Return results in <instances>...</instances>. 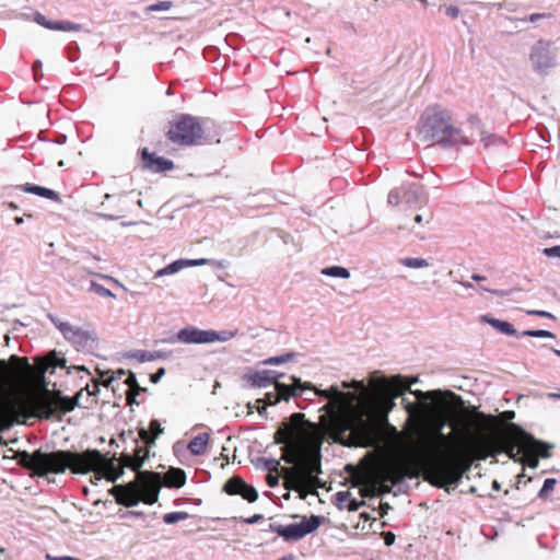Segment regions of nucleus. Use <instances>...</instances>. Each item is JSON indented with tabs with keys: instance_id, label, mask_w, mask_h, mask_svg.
<instances>
[{
	"instance_id": "f257e3e1",
	"label": "nucleus",
	"mask_w": 560,
	"mask_h": 560,
	"mask_svg": "<svg viewBox=\"0 0 560 560\" xmlns=\"http://www.w3.org/2000/svg\"><path fill=\"white\" fill-rule=\"evenodd\" d=\"M444 425L445 419L441 417L435 435L429 439L425 446L412 452L408 464L390 462L376 469L374 480L383 492H389V486L401 482L405 477H417L418 474L413 472L417 468H423L425 480L435 487L446 488L458 482L462 470L443 457V448L450 441L442 432Z\"/></svg>"
},
{
	"instance_id": "f03ea898",
	"label": "nucleus",
	"mask_w": 560,
	"mask_h": 560,
	"mask_svg": "<svg viewBox=\"0 0 560 560\" xmlns=\"http://www.w3.org/2000/svg\"><path fill=\"white\" fill-rule=\"evenodd\" d=\"M316 430V425L306 421L303 413H293L275 433V442L282 445L281 458L296 466L284 469L288 489L300 491L313 486L320 472L319 448L311 445Z\"/></svg>"
},
{
	"instance_id": "7ed1b4c3",
	"label": "nucleus",
	"mask_w": 560,
	"mask_h": 560,
	"mask_svg": "<svg viewBox=\"0 0 560 560\" xmlns=\"http://www.w3.org/2000/svg\"><path fill=\"white\" fill-rule=\"evenodd\" d=\"M373 393L363 398L359 407L353 411L349 429L355 434L366 435L372 429L375 418L387 419L388 413L395 408V399L400 396L409 384H404V376L394 375L386 377L374 372L369 378Z\"/></svg>"
},
{
	"instance_id": "20e7f679",
	"label": "nucleus",
	"mask_w": 560,
	"mask_h": 560,
	"mask_svg": "<svg viewBox=\"0 0 560 560\" xmlns=\"http://www.w3.org/2000/svg\"><path fill=\"white\" fill-rule=\"evenodd\" d=\"M97 456V450H86L81 453L71 451L43 452L37 450L32 454L23 452L20 455V462L38 477H45L50 474H63L67 469H70L72 474L86 475L93 468Z\"/></svg>"
},
{
	"instance_id": "39448f33",
	"label": "nucleus",
	"mask_w": 560,
	"mask_h": 560,
	"mask_svg": "<svg viewBox=\"0 0 560 560\" xmlns=\"http://www.w3.org/2000/svg\"><path fill=\"white\" fill-rule=\"evenodd\" d=\"M418 135L429 144L445 147L468 145L470 141L463 129L452 124L448 112L434 105L424 109L419 120Z\"/></svg>"
},
{
	"instance_id": "423d86ee",
	"label": "nucleus",
	"mask_w": 560,
	"mask_h": 560,
	"mask_svg": "<svg viewBox=\"0 0 560 560\" xmlns=\"http://www.w3.org/2000/svg\"><path fill=\"white\" fill-rule=\"evenodd\" d=\"M81 392L75 397H65L57 392L54 396L37 395L31 398L30 401L21 399H9L0 408V413L3 420L12 423L18 421L20 417L24 416L28 407L38 416L44 418H51L56 413H66L72 411L79 406V397Z\"/></svg>"
},
{
	"instance_id": "0eeeda50",
	"label": "nucleus",
	"mask_w": 560,
	"mask_h": 560,
	"mask_svg": "<svg viewBox=\"0 0 560 560\" xmlns=\"http://www.w3.org/2000/svg\"><path fill=\"white\" fill-rule=\"evenodd\" d=\"M207 122L190 115H179L171 122L166 137L177 145H201L207 140L205 126Z\"/></svg>"
},
{
	"instance_id": "6e6552de",
	"label": "nucleus",
	"mask_w": 560,
	"mask_h": 560,
	"mask_svg": "<svg viewBox=\"0 0 560 560\" xmlns=\"http://www.w3.org/2000/svg\"><path fill=\"white\" fill-rule=\"evenodd\" d=\"M49 320L60 331L66 341H68L78 351H90L97 341V335L89 325L78 326L68 320L49 314Z\"/></svg>"
},
{
	"instance_id": "1a4fd4ad",
	"label": "nucleus",
	"mask_w": 560,
	"mask_h": 560,
	"mask_svg": "<svg viewBox=\"0 0 560 560\" xmlns=\"http://www.w3.org/2000/svg\"><path fill=\"white\" fill-rule=\"evenodd\" d=\"M237 330L200 329L195 326H186L177 331L172 342L184 345H206L213 342H226L236 337Z\"/></svg>"
},
{
	"instance_id": "9d476101",
	"label": "nucleus",
	"mask_w": 560,
	"mask_h": 560,
	"mask_svg": "<svg viewBox=\"0 0 560 560\" xmlns=\"http://www.w3.org/2000/svg\"><path fill=\"white\" fill-rule=\"evenodd\" d=\"M149 451L147 447L137 446L135 454H122L120 465H117L116 458L106 459L102 455L101 469L108 481H116L122 475V468L129 467L135 471H138L143 465L148 457Z\"/></svg>"
},
{
	"instance_id": "9b49d317",
	"label": "nucleus",
	"mask_w": 560,
	"mask_h": 560,
	"mask_svg": "<svg viewBox=\"0 0 560 560\" xmlns=\"http://www.w3.org/2000/svg\"><path fill=\"white\" fill-rule=\"evenodd\" d=\"M417 377H413L411 380H406L404 377V384H409L405 392L409 390L410 394H412L419 401V404L406 402L405 409L408 412V415L412 418L427 419L434 413V407L429 402V400L439 398L441 396V392L431 390L424 393L419 389L411 390L410 386L417 383Z\"/></svg>"
},
{
	"instance_id": "f8f14e48",
	"label": "nucleus",
	"mask_w": 560,
	"mask_h": 560,
	"mask_svg": "<svg viewBox=\"0 0 560 560\" xmlns=\"http://www.w3.org/2000/svg\"><path fill=\"white\" fill-rule=\"evenodd\" d=\"M30 370L26 358L12 355L9 362L0 359V390L20 382Z\"/></svg>"
},
{
	"instance_id": "ddd939ff",
	"label": "nucleus",
	"mask_w": 560,
	"mask_h": 560,
	"mask_svg": "<svg viewBox=\"0 0 560 560\" xmlns=\"http://www.w3.org/2000/svg\"><path fill=\"white\" fill-rule=\"evenodd\" d=\"M292 384L288 385L275 382V392L267 393L265 397L266 405H276L281 399L289 400L291 397L301 396L304 389H313L312 384L302 383L300 378L291 376Z\"/></svg>"
},
{
	"instance_id": "4468645a",
	"label": "nucleus",
	"mask_w": 560,
	"mask_h": 560,
	"mask_svg": "<svg viewBox=\"0 0 560 560\" xmlns=\"http://www.w3.org/2000/svg\"><path fill=\"white\" fill-rule=\"evenodd\" d=\"M322 522V517L312 515L311 517H303L300 523L289 524L285 526H278L276 533L283 537L285 540H299L316 530Z\"/></svg>"
},
{
	"instance_id": "2eb2a0df",
	"label": "nucleus",
	"mask_w": 560,
	"mask_h": 560,
	"mask_svg": "<svg viewBox=\"0 0 560 560\" xmlns=\"http://www.w3.org/2000/svg\"><path fill=\"white\" fill-rule=\"evenodd\" d=\"M141 481L138 482L141 492V501L153 504L158 501L162 486V475L159 472H140Z\"/></svg>"
},
{
	"instance_id": "dca6fc26",
	"label": "nucleus",
	"mask_w": 560,
	"mask_h": 560,
	"mask_svg": "<svg viewBox=\"0 0 560 560\" xmlns=\"http://www.w3.org/2000/svg\"><path fill=\"white\" fill-rule=\"evenodd\" d=\"M510 430L511 432L505 436L504 444L499 451H505L510 458L515 459L516 455L522 452V448L529 443L532 438L515 424H511Z\"/></svg>"
},
{
	"instance_id": "f3484780",
	"label": "nucleus",
	"mask_w": 560,
	"mask_h": 560,
	"mask_svg": "<svg viewBox=\"0 0 560 560\" xmlns=\"http://www.w3.org/2000/svg\"><path fill=\"white\" fill-rule=\"evenodd\" d=\"M529 59L534 70L540 74H546L553 67L549 45L542 40L537 42L533 46Z\"/></svg>"
},
{
	"instance_id": "a211bd4d",
	"label": "nucleus",
	"mask_w": 560,
	"mask_h": 560,
	"mask_svg": "<svg viewBox=\"0 0 560 560\" xmlns=\"http://www.w3.org/2000/svg\"><path fill=\"white\" fill-rule=\"evenodd\" d=\"M468 128L466 135L471 142V139L475 136H479L480 141L482 142L485 148H489L490 145H502L504 144V140L501 137L492 135L483 129V126L480 119L476 116H470L467 120Z\"/></svg>"
},
{
	"instance_id": "6ab92c4d",
	"label": "nucleus",
	"mask_w": 560,
	"mask_h": 560,
	"mask_svg": "<svg viewBox=\"0 0 560 560\" xmlns=\"http://www.w3.org/2000/svg\"><path fill=\"white\" fill-rule=\"evenodd\" d=\"M118 504L125 506H136L141 502V492L138 482H129L126 486H115L112 489Z\"/></svg>"
},
{
	"instance_id": "aec40b11",
	"label": "nucleus",
	"mask_w": 560,
	"mask_h": 560,
	"mask_svg": "<svg viewBox=\"0 0 560 560\" xmlns=\"http://www.w3.org/2000/svg\"><path fill=\"white\" fill-rule=\"evenodd\" d=\"M224 491L229 494H240L248 502H255L258 493L255 488L247 485L242 478L233 477L224 485Z\"/></svg>"
},
{
	"instance_id": "412c9836",
	"label": "nucleus",
	"mask_w": 560,
	"mask_h": 560,
	"mask_svg": "<svg viewBox=\"0 0 560 560\" xmlns=\"http://www.w3.org/2000/svg\"><path fill=\"white\" fill-rule=\"evenodd\" d=\"M280 376L275 371L261 370V371H250L244 374L243 381L246 383L248 387L252 388H264L269 386L270 384H275L276 378Z\"/></svg>"
},
{
	"instance_id": "4be33fe9",
	"label": "nucleus",
	"mask_w": 560,
	"mask_h": 560,
	"mask_svg": "<svg viewBox=\"0 0 560 560\" xmlns=\"http://www.w3.org/2000/svg\"><path fill=\"white\" fill-rule=\"evenodd\" d=\"M208 262L207 259L200 258V259H178L175 260L164 268L159 269L155 271L153 278L158 279L164 276H170L179 272L184 268L188 267H198V266H205Z\"/></svg>"
},
{
	"instance_id": "5701e85b",
	"label": "nucleus",
	"mask_w": 560,
	"mask_h": 560,
	"mask_svg": "<svg viewBox=\"0 0 560 560\" xmlns=\"http://www.w3.org/2000/svg\"><path fill=\"white\" fill-rule=\"evenodd\" d=\"M433 215L430 211L424 213H418L415 215L410 223H404L399 225V229L409 230L417 237L423 240L425 237V226L430 224Z\"/></svg>"
},
{
	"instance_id": "b1692460",
	"label": "nucleus",
	"mask_w": 560,
	"mask_h": 560,
	"mask_svg": "<svg viewBox=\"0 0 560 560\" xmlns=\"http://www.w3.org/2000/svg\"><path fill=\"white\" fill-rule=\"evenodd\" d=\"M142 160L145 168L152 172L170 171L174 167V163L162 156H155L149 153L148 149L142 150Z\"/></svg>"
},
{
	"instance_id": "393cba45",
	"label": "nucleus",
	"mask_w": 560,
	"mask_h": 560,
	"mask_svg": "<svg viewBox=\"0 0 560 560\" xmlns=\"http://www.w3.org/2000/svg\"><path fill=\"white\" fill-rule=\"evenodd\" d=\"M37 369L42 374L54 373L56 368L66 366V360L63 358H59L57 353L50 352L46 358H40L36 361Z\"/></svg>"
},
{
	"instance_id": "a878e982",
	"label": "nucleus",
	"mask_w": 560,
	"mask_h": 560,
	"mask_svg": "<svg viewBox=\"0 0 560 560\" xmlns=\"http://www.w3.org/2000/svg\"><path fill=\"white\" fill-rule=\"evenodd\" d=\"M186 482V474L180 468H171L162 477V483L168 488H182Z\"/></svg>"
},
{
	"instance_id": "bb28decb",
	"label": "nucleus",
	"mask_w": 560,
	"mask_h": 560,
	"mask_svg": "<svg viewBox=\"0 0 560 560\" xmlns=\"http://www.w3.org/2000/svg\"><path fill=\"white\" fill-rule=\"evenodd\" d=\"M18 188L24 192L34 194L36 196H39V197H43V198H46L49 200H54V201L60 200L58 192H56L52 189L42 187L38 185L25 184V185L18 186Z\"/></svg>"
},
{
	"instance_id": "cd10ccee",
	"label": "nucleus",
	"mask_w": 560,
	"mask_h": 560,
	"mask_svg": "<svg viewBox=\"0 0 560 560\" xmlns=\"http://www.w3.org/2000/svg\"><path fill=\"white\" fill-rule=\"evenodd\" d=\"M209 442V434L208 433H200L196 435L189 443H188V451L195 455L200 456L203 455L207 451V445Z\"/></svg>"
},
{
	"instance_id": "c85d7f7f",
	"label": "nucleus",
	"mask_w": 560,
	"mask_h": 560,
	"mask_svg": "<svg viewBox=\"0 0 560 560\" xmlns=\"http://www.w3.org/2000/svg\"><path fill=\"white\" fill-rule=\"evenodd\" d=\"M162 433L163 428L161 423L158 420H152L149 424V430L141 429L139 435L147 444H153Z\"/></svg>"
},
{
	"instance_id": "c756f323",
	"label": "nucleus",
	"mask_w": 560,
	"mask_h": 560,
	"mask_svg": "<svg viewBox=\"0 0 560 560\" xmlns=\"http://www.w3.org/2000/svg\"><path fill=\"white\" fill-rule=\"evenodd\" d=\"M482 322L488 323L490 326H492L494 329L500 331L501 334L508 335V336H516L517 331L514 329L513 325L509 322L491 318L488 316L481 317Z\"/></svg>"
},
{
	"instance_id": "7c9ffc66",
	"label": "nucleus",
	"mask_w": 560,
	"mask_h": 560,
	"mask_svg": "<svg viewBox=\"0 0 560 560\" xmlns=\"http://www.w3.org/2000/svg\"><path fill=\"white\" fill-rule=\"evenodd\" d=\"M421 189L416 184H408L402 186V202L412 206L418 202Z\"/></svg>"
},
{
	"instance_id": "2f4dec72",
	"label": "nucleus",
	"mask_w": 560,
	"mask_h": 560,
	"mask_svg": "<svg viewBox=\"0 0 560 560\" xmlns=\"http://www.w3.org/2000/svg\"><path fill=\"white\" fill-rule=\"evenodd\" d=\"M399 264L411 269L428 268L430 266V262L427 259L420 257L401 258Z\"/></svg>"
},
{
	"instance_id": "473e14b6",
	"label": "nucleus",
	"mask_w": 560,
	"mask_h": 560,
	"mask_svg": "<svg viewBox=\"0 0 560 560\" xmlns=\"http://www.w3.org/2000/svg\"><path fill=\"white\" fill-rule=\"evenodd\" d=\"M322 273L327 277L348 279L350 277V272L347 268L341 266H331L324 268Z\"/></svg>"
},
{
	"instance_id": "72a5a7b5",
	"label": "nucleus",
	"mask_w": 560,
	"mask_h": 560,
	"mask_svg": "<svg viewBox=\"0 0 560 560\" xmlns=\"http://www.w3.org/2000/svg\"><path fill=\"white\" fill-rule=\"evenodd\" d=\"M81 25L77 23H72L70 21H55L52 31H63V32H71V31H80Z\"/></svg>"
},
{
	"instance_id": "f704fd0d",
	"label": "nucleus",
	"mask_w": 560,
	"mask_h": 560,
	"mask_svg": "<svg viewBox=\"0 0 560 560\" xmlns=\"http://www.w3.org/2000/svg\"><path fill=\"white\" fill-rule=\"evenodd\" d=\"M101 464H102V454H101V452H98V456H97V458L95 460V464H93V468L86 472V474L94 472V475H93V477L91 479V482L94 483V485H96L97 481H100L103 478H105L102 469L100 468Z\"/></svg>"
},
{
	"instance_id": "c9c22d12",
	"label": "nucleus",
	"mask_w": 560,
	"mask_h": 560,
	"mask_svg": "<svg viewBox=\"0 0 560 560\" xmlns=\"http://www.w3.org/2000/svg\"><path fill=\"white\" fill-rule=\"evenodd\" d=\"M188 513L184 511L171 512L163 515V522L166 524H175L177 522L188 518Z\"/></svg>"
},
{
	"instance_id": "e433bc0d",
	"label": "nucleus",
	"mask_w": 560,
	"mask_h": 560,
	"mask_svg": "<svg viewBox=\"0 0 560 560\" xmlns=\"http://www.w3.org/2000/svg\"><path fill=\"white\" fill-rule=\"evenodd\" d=\"M173 7L172 1H158L153 4H150L144 8V12H158V11H167Z\"/></svg>"
},
{
	"instance_id": "4c0bfd02",
	"label": "nucleus",
	"mask_w": 560,
	"mask_h": 560,
	"mask_svg": "<svg viewBox=\"0 0 560 560\" xmlns=\"http://www.w3.org/2000/svg\"><path fill=\"white\" fill-rule=\"evenodd\" d=\"M292 357H293V353H285L282 355L270 357V358L264 360L262 363L266 365H280V364H283V363H287L288 361H290V359Z\"/></svg>"
},
{
	"instance_id": "58836bf2",
	"label": "nucleus",
	"mask_w": 560,
	"mask_h": 560,
	"mask_svg": "<svg viewBox=\"0 0 560 560\" xmlns=\"http://www.w3.org/2000/svg\"><path fill=\"white\" fill-rule=\"evenodd\" d=\"M317 394L323 397L335 398L337 400H343L346 398V394L336 387H331L330 389L327 390H319Z\"/></svg>"
},
{
	"instance_id": "ea45409f",
	"label": "nucleus",
	"mask_w": 560,
	"mask_h": 560,
	"mask_svg": "<svg viewBox=\"0 0 560 560\" xmlns=\"http://www.w3.org/2000/svg\"><path fill=\"white\" fill-rule=\"evenodd\" d=\"M387 202L392 206H397L402 202V186L389 191Z\"/></svg>"
},
{
	"instance_id": "a19ab883",
	"label": "nucleus",
	"mask_w": 560,
	"mask_h": 560,
	"mask_svg": "<svg viewBox=\"0 0 560 560\" xmlns=\"http://www.w3.org/2000/svg\"><path fill=\"white\" fill-rule=\"evenodd\" d=\"M556 483H557V480L555 478H547L544 481V485L538 493V497L541 499L546 498L548 495V493L553 490Z\"/></svg>"
},
{
	"instance_id": "79ce46f5",
	"label": "nucleus",
	"mask_w": 560,
	"mask_h": 560,
	"mask_svg": "<svg viewBox=\"0 0 560 560\" xmlns=\"http://www.w3.org/2000/svg\"><path fill=\"white\" fill-rule=\"evenodd\" d=\"M521 336H528L535 338H555V335L548 330L537 329V330H524Z\"/></svg>"
},
{
	"instance_id": "37998d69",
	"label": "nucleus",
	"mask_w": 560,
	"mask_h": 560,
	"mask_svg": "<svg viewBox=\"0 0 560 560\" xmlns=\"http://www.w3.org/2000/svg\"><path fill=\"white\" fill-rule=\"evenodd\" d=\"M264 468L270 472H278L280 468V462L275 458H262Z\"/></svg>"
},
{
	"instance_id": "c03bdc74",
	"label": "nucleus",
	"mask_w": 560,
	"mask_h": 560,
	"mask_svg": "<svg viewBox=\"0 0 560 560\" xmlns=\"http://www.w3.org/2000/svg\"><path fill=\"white\" fill-rule=\"evenodd\" d=\"M124 375H126V372L124 370H118L114 372L108 378L104 380L102 382V385L105 387H112V389L115 390L113 386L114 382L119 380Z\"/></svg>"
},
{
	"instance_id": "a18cd8bd",
	"label": "nucleus",
	"mask_w": 560,
	"mask_h": 560,
	"mask_svg": "<svg viewBox=\"0 0 560 560\" xmlns=\"http://www.w3.org/2000/svg\"><path fill=\"white\" fill-rule=\"evenodd\" d=\"M342 387L343 388H354L357 390H360L363 393L364 397H366L369 395V390L366 389V387L362 381H354L352 384L343 382Z\"/></svg>"
},
{
	"instance_id": "49530a36",
	"label": "nucleus",
	"mask_w": 560,
	"mask_h": 560,
	"mask_svg": "<svg viewBox=\"0 0 560 560\" xmlns=\"http://www.w3.org/2000/svg\"><path fill=\"white\" fill-rule=\"evenodd\" d=\"M351 493L348 491H340L336 494L337 505L339 509H343L349 502Z\"/></svg>"
},
{
	"instance_id": "de8ad7c7",
	"label": "nucleus",
	"mask_w": 560,
	"mask_h": 560,
	"mask_svg": "<svg viewBox=\"0 0 560 560\" xmlns=\"http://www.w3.org/2000/svg\"><path fill=\"white\" fill-rule=\"evenodd\" d=\"M91 289H92L94 292H96V293H98L100 295H102V296L115 298V295L113 294V292H112L109 289L104 288L103 285L97 284V283H95V282H92V284H91Z\"/></svg>"
},
{
	"instance_id": "09e8293b",
	"label": "nucleus",
	"mask_w": 560,
	"mask_h": 560,
	"mask_svg": "<svg viewBox=\"0 0 560 560\" xmlns=\"http://www.w3.org/2000/svg\"><path fill=\"white\" fill-rule=\"evenodd\" d=\"M143 390H144V388L140 387L138 384H137V386H133V388H129L127 392V402L129 405H132L133 402H136V396L139 395Z\"/></svg>"
},
{
	"instance_id": "8fccbe9b",
	"label": "nucleus",
	"mask_w": 560,
	"mask_h": 560,
	"mask_svg": "<svg viewBox=\"0 0 560 560\" xmlns=\"http://www.w3.org/2000/svg\"><path fill=\"white\" fill-rule=\"evenodd\" d=\"M34 20L36 21V23L44 26L45 28L52 30L55 21L47 20L46 16H44L43 14L37 13Z\"/></svg>"
},
{
	"instance_id": "3c124183",
	"label": "nucleus",
	"mask_w": 560,
	"mask_h": 560,
	"mask_svg": "<svg viewBox=\"0 0 560 560\" xmlns=\"http://www.w3.org/2000/svg\"><path fill=\"white\" fill-rule=\"evenodd\" d=\"M163 358L161 352L154 351V352H142L140 355L141 361H153L156 359Z\"/></svg>"
},
{
	"instance_id": "603ef678",
	"label": "nucleus",
	"mask_w": 560,
	"mask_h": 560,
	"mask_svg": "<svg viewBox=\"0 0 560 560\" xmlns=\"http://www.w3.org/2000/svg\"><path fill=\"white\" fill-rule=\"evenodd\" d=\"M362 505H364V501H357L350 498L349 502L345 508L350 512H354L358 511Z\"/></svg>"
},
{
	"instance_id": "864d4df0",
	"label": "nucleus",
	"mask_w": 560,
	"mask_h": 560,
	"mask_svg": "<svg viewBox=\"0 0 560 560\" xmlns=\"http://www.w3.org/2000/svg\"><path fill=\"white\" fill-rule=\"evenodd\" d=\"M542 253L547 257H558L560 258V246H552L544 248Z\"/></svg>"
},
{
	"instance_id": "5fc2aeb1",
	"label": "nucleus",
	"mask_w": 560,
	"mask_h": 560,
	"mask_svg": "<svg viewBox=\"0 0 560 560\" xmlns=\"http://www.w3.org/2000/svg\"><path fill=\"white\" fill-rule=\"evenodd\" d=\"M528 315L538 316V317H546V318H555L553 314L547 311H539V310H533L527 311Z\"/></svg>"
},
{
	"instance_id": "6e6d98bb",
	"label": "nucleus",
	"mask_w": 560,
	"mask_h": 560,
	"mask_svg": "<svg viewBox=\"0 0 560 560\" xmlns=\"http://www.w3.org/2000/svg\"><path fill=\"white\" fill-rule=\"evenodd\" d=\"M124 384H126L129 388L137 386L136 375L132 372H129L126 380L124 381Z\"/></svg>"
},
{
	"instance_id": "4d7b16f0",
	"label": "nucleus",
	"mask_w": 560,
	"mask_h": 560,
	"mask_svg": "<svg viewBox=\"0 0 560 560\" xmlns=\"http://www.w3.org/2000/svg\"><path fill=\"white\" fill-rule=\"evenodd\" d=\"M100 385L101 384L98 382H94L92 385H86L85 389L89 393V395L96 396L97 393L100 392Z\"/></svg>"
},
{
	"instance_id": "13d9d810",
	"label": "nucleus",
	"mask_w": 560,
	"mask_h": 560,
	"mask_svg": "<svg viewBox=\"0 0 560 560\" xmlns=\"http://www.w3.org/2000/svg\"><path fill=\"white\" fill-rule=\"evenodd\" d=\"M279 482V477L278 475H275L273 472H270L268 476H267V483L270 488H275Z\"/></svg>"
},
{
	"instance_id": "bf43d9fd",
	"label": "nucleus",
	"mask_w": 560,
	"mask_h": 560,
	"mask_svg": "<svg viewBox=\"0 0 560 560\" xmlns=\"http://www.w3.org/2000/svg\"><path fill=\"white\" fill-rule=\"evenodd\" d=\"M445 13L452 18V19H456L459 14V9L457 7H447L446 10H445Z\"/></svg>"
},
{
	"instance_id": "052dcab7",
	"label": "nucleus",
	"mask_w": 560,
	"mask_h": 560,
	"mask_svg": "<svg viewBox=\"0 0 560 560\" xmlns=\"http://www.w3.org/2000/svg\"><path fill=\"white\" fill-rule=\"evenodd\" d=\"M164 374H165V369H164V368H161L156 373L151 374V376H150V381H151L152 383H158V382L162 378V376H163Z\"/></svg>"
},
{
	"instance_id": "680f3d73",
	"label": "nucleus",
	"mask_w": 560,
	"mask_h": 560,
	"mask_svg": "<svg viewBox=\"0 0 560 560\" xmlns=\"http://www.w3.org/2000/svg\"><path fill=\"white\" fill-rule=\"evenodd\" d=\"M261 520H262V515L261 514H255V515H253L250 517L243 518V522L246 523V524H256V523H258Z\"/></svg>"
},
{
	"instance_id": "e2e57ef3",
	"label": "nucleus",
	"mask_w": 560,
	"mask_h": 560,
	"mask_svg": "<svg viewBox=\"0 0 560 560\" xmlns=\"http://www.w3.org/2000/svg\"><path fill=\"white\" fill-rule=\"evenodd\" d=\"M385 544L390 546L395 541V535L392 532H387L384 534Z\"/></svg>"
},
{
	"instance_id": "0e129e2a",
	"label": "nucleus",
	"mask_w": 560,
	"mask_h": 560,
	"mask_svg": "<svg viewBox=\"0 0 560 560\" xmlns=\"http://www.w3.org/2000/svg\"><path fill=\"white\" fill-rule=\"evenodd\" d=\"M255 407L259 413H262L266 410V404L264 399H257L255 401Z\"/></svg>"
},
{
	"instance_id": "69168bd1",
	"label": "nucleus",
	"mask_w": 560,
	"mask_h": 560,
	"mask_svg": "<svg viewBox=\"0 0 560 560\" xmlns=\"http://www.w3.org/2000/svg\"><path fill=\"white\" fill-rule=\"evenodd\" d=\"M98 215H100L101 218L106 219V220H117V219H119V218H120V215H119V214H102V213H100Z\"/></svg>"
},
{
	"instance_id": "338daca9",
	"label": "nucleus",
	"mask_w": 560,
	"mask_h": 560,
	"mask_svg": "<svg viewBox=\"0 0 560 560\" xmlns=\"http://www.w3.org/2000/svg\"><path fill=\"white\" fill-rule=\"evenodd\" d=\"M528 465H529L530 467H533V468L537 467V465H538V458H536V457L530 458V459L528 460Z\"/></svg>"
},
{
	"instance_id": "774afa93",
	"label": "nucleus",
	"mask_w": 560,
	"mask_h": 560,
	"mask_svg": "<svg viewBox=\"0 0 560 560\" xmlns=\"http://www.w3.org/2000/svg\"><path fill=\"white\" fill-rule=\"evenodd\" d=\"M548 398L550 399H560V393H549Z\"/></svg>"
}]
</instances>
